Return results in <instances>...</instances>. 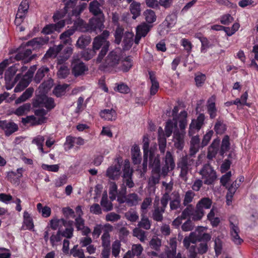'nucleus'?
I'll return each mask as SVG.
<instances>
[{"label": "nucleus", "mask_w": 258, "mask_h": 258, "mask_svg": "<svg viewBox=\"0 0 258 258\" xmlns=\"http://www.w3.org/2000/svg\"><path fill=\"white\" fill-rule=\"evenodd\" d=\"M78 245H74L73 248L71 249L70 252L74 257H78L79 258H85L83 250L82 249H78Z\"/></svg>", "instance_id": "052dcab7"}, {"label": "nucleus", "mask_w": 258, "mask_h": 258, "mask_svg": "<svg viewBox=\"0 0 258 258\" xmlns=\"http://www.w3.org/2000/svg\"><path fill=\"white\" fill-rule=\"evenodd\" d=\"M131 156L133 163L134 165H139L142 161V156L140 147L137 145H134L131 149Z\"/></svg>", "instance_id": "5701e85b"}, {"label": "nucleus", "mask_w": 258, "mask_h": 258, "mask_svg": "<svg viewBox=\"0 0 258 258\" xmlns=\"http://www.w3.org/2000/svg\"><path fill=\"white\" fill-rule=\"evenodd\" d=\"M229 140V137L228 135L224 136L222 139L219 150V154L222 157H224V154L230 149V143Z\"/></svg>", "instance_id": "c85d7f7f"}, {"label": "nucleus", "mask_w": 258, "mask_h": 258, "mask_svg": "<svg viewBox=\"0 0 258 258\" xmlns=\"http://www.w3.org/2000/svg\"><path fill=\"white\" fill-rule=\"evenodd\" d=\"M149 74L150 76V79L152 83V86L150 89L151 94L155 95L159 89V83L157 81L155 74L153 72H149Z\"/></svg>", "instance_id": "473e14b6"}, {"label": "nucleus", "mask_w": 258, "mask_h": 258, "mask_svg": "<svg viewBox=\"0 0 258 258\" xmlns=\"http://www.w3.org/2000/svg\"><path fill=\"white\" fill-rule=\"evenodd\" d=\"M164 212H162L159 207L155 208L152 214L153 220L157 222H161L163 219V213Z\"/></svg>", "instance_id": "e2e57ef3"}, {"label": "nucleus", "mask_w": 258, "mask_h": 258, "mask_svg": "<svg viewBox=\"0 0 258 258\" xmlns=\"http://www.w3.org/2000/svg\"><path fill=\"white\" fill-rule=\"evenodd\" d=\"M133 64L131 58L128 56L124 59V61L120 68V70L124 72H127L132 68Z\"/></svg>", "instance_id": "774afa93"}, {"label": "nucleus", "mask_w": 258, "mask_h": 258, "mask_svg": "<svg viewBox=\"0 0 258 258\" xmlns=\"http://www.w3.org/2000/svg\"><path fill=\"white\" fill-rule=\"evenodd\" d=\"M69 85L64 84L62 85H58L55 87L53 90V93L57 97H59L65 94L66 89L69 87Z\"/></svg>", "instance_id": "58836bf2"}, {"label": "nucleus", "mask_w": 258, "mask_h": 258, "mask_svg": "<svg viewBox=\"0 0 258 258\" xmlns=\"http://www.w3.org/2000/svg\"><path fill=\"white\" fill-rule=\"evenodd\" d=\"M133 235L140 239L141 242H144L146 238L145 231L139 228H135L133 230Z\"/></svg>", "instance_id": "6e6d98bb"}, {"label": "nucleus", "mask_w": 258, "mask_h": 258, "mask_svg": "<svg viewBox=\"0 0 258 258\" xmlns=\"http://www.w3.org/2000/svg\"><path fill=\"white\" fill-rule=\"evenodd\" d=\"M49 41V38L47 36L44 37H36L28 41L26 45L31 46L33 50L39 49L43 45L47 44Z\"/></svg>", "instance_id": "4468645a"}, {"label": "nucleus", "mask_w": 258, "mask_h": 258, "mask_svg": "<svg viewBox=\"0 0 258 258\" xmlns=\"http://www.w3.org/2000/svg\"><path fill=\"white\" fill-rule=\"evenodd\" d=\"M212 200L209 198H204L201 199L197 206L200 208L210 209L212 205Z\"/></svg>", "instance_id": "49530a36"}, {"label": "nucleus", "mask_w": 258, "mask_h": 258, "mask_svg": "<svg viewBox=\"0 0 258 258\" xmlns=\"http://www.w3.org/2000/svg\"><path fill=\"white\" fill-rule=\"evenodd\" d=\"M72 73L75 77H78L84 75L85 72L88 71V67L83 62L78 56L74 55L71 63Z\"/></svg>", "instance_id": "423d86ee"}, {"label": "nucleus", "mask_w": 258, "mask_h": 258, "mask_svg": "<svg viewBox=\"0 0 258 258\" xmlns=\"http://www.w3.org/2000/svg\"><path fill=\"white\" fill-rule=\"evenodd\" d=\"M101 5L97 0L91 2L89 6V10L90 13L95 16L104 17L103 11L100 9Z\"/></svg>", "instance_id": "4be33fe9"}, {"label": "nucleus", "mask_w": 258, "mask_h": 258, "mask_svg": "<svg viewBox=\"0 0 258 258\" xmlns=\"http://www.w3.org/2000/svg\"><path fill=\"white\" fill-rule=\"evenodd\" d=\"M102 245L103 248H110V236L108 231H104L101 236Z\"/></svg>", "instance_id": "09e8293b"}, {"label": "nucleus", "mask_w": 258, "mask_h": 258, "mask_svg": "<svg viewBox=\"0 0 258 258\" xmlns=\"http://www.w3.org/2000/svg\"><path fill=\"white\" fill-rule=\"evenodd\" d=\"M24 224L27 227V228L29 230H31L34 228V224L33 219L30 216L29 213L25 211L23 214Z\"/></svg>", "instance_id": "37998d69"}, {"label": "nucleus", "mask_w": 258, "mask_h": 258, "mask_svg": "<svg viewBox=\"0 0 258 258\" xmlns=\"http://www.w3.org/2000/svg\"><path fill=\"white\" fill-rule=\"evenodd\" d=\"M65 25L64 20L59 21L56 24H51L45 26L42 30V33L44 34H49L55 31L59 32L60 29Z\"/></svg>", "instance_id": "dca6fc26"}, {"label": "nucleus", "mask_w": 258, "mask_h": 258, "mask_svg": "<svg viewBox=\"0 0 258 258\" xmlns=\"http://www.w3.org/2000/svg\"><path fill=\"white\" fill-rule=\"evenodd\" d=\"M130 10L133 15V19H136L141 14L140 3L133 1L130 6Z\"/></svg>", "instance_id": "7c9ffc66"}, {"label": "nucleus", "mask_w": 258, "mask_h": 258, "mask_svg": "<svg viewBox=\"0 0 258 258\" xmlns=\"http://www.w3.org/2000/svg\"><path fill=\"white\" fill-rule=\"evenodd\" d=\"M194 235L196 242L198 241L207 243L211 238V235L208 233H204L203 234L199 233L198 234H194Z\"/></svg>", "instance_id": "de8ad7c7"}, {"label": "nucleus", "mask_w": 258, "mask_h": 258, "mask_svg": "<svg viewBox=\"0 0 258 258\" xmlns=\"http://www.w3.org/2000/svg\"><path fill=\"white\" fill-rule=\"evenodd\" d=\"M195 160L188 156H185L181 158L177 163V168L180 169V176L185 177L188 171L191 169Z\"/></svg>", "instance_id": "0eeeda50"}, {"label": "nucleus", "mask_w": 258, "mask_h": 258, "mask_svg": "<svg viewBox=\"0 0 258 258\" xmlns=\"http://www.w3.org/2000/svg\"><path fill=\"white\" fill-rule=\"evenodd\" d=\"M30 107L31 105L30 103H25L18 107L15 110V113L19 116L23 115L30 110Z\"/></svg>", "instance_id": "8fccbe9b"}, {"label": "nucleus", "mask_w": 258, "mask_h": 258, "mask_svg": "<svg viewBox=\"0 0 258 258\" xmlns=\"http://www.w3.org/2000/svg\"><path fill=\"white\" fill-rule=\"evenodd\" d=\"M205 120V116L201 113L197 117V119H193L189 124V129H201Z\"/></svg>", "instance_id": "cd10ccee"}, {"label": "nucleus", "mask_w": 258, "mask_h": 258, "mask_svg": "<svg viewBox=\"0 0 258 258\" xmlns=\"http://www.w3.org/2000/svg\"><path fill=\"white\" fill-rule=\"evenodd\" d=\"M58 71L57 76L59 79H64L70 74V69L66 64L57 66Z\"/></svg>", "instance_id": "4c0bfd02"}, {"label": "nucleus", "mask_w": 258, "mask_h": 258, "mask_svg": "<svg viewBox=\"0 0 258 258\" xmlns=\"http://www.w3.org/2000/svg\"><path fill=\"white\" fill-rule=\"evenodd\" d=\"M126 204L129 207L136 206L138 202L139 197L137 194L132 193L126 196Z\"/></svg>", "instance_id": "a19ab883"}, {"label": "nucleus", "mask_w": 258, "mask_h": 258, "mask_svg": "<svg viewBox=\"0 0 258 258\" xmlns=\"http://www.w3.org/2000/svg\"><path fill=\"white\" fill-rule=\"evenodd\" d=\"M169 247H167L165 254L167 258H175L176 254L177 241L176 238H170L169 242Z\"/></svg>", "instance_id": "412c9836"}, {"label": "nucleus", "mask_w": 258, "mask_h": 258, "mask_svg": "<svg viewBox=\"0 0 258 258\" xmlns=\"http://www.w3.org/2000/svg\"><path fill=\"white\" fill-rule=\"evenodd\" d=\"M161 240L158 237L152 238L150 241V246L152 249L159 251L161 246Z\"/></svg>", "instance_id": "13d9d810"}, {"label": "nucleus", "mask_w": 258, "mask_h": 258, "mask_svg": "<svg viewBox=\"0 0 258 258\" xmlns=\"http://www.w3.org/2000/svg\"><path fill=\"white\" fill-rule=\"evenodd\" d=\"M149 167L155 173L161 172V162L160 156L155 151L150 152L148 155Z\"/></svg>", "instance_id": "6e6552de"}, {"label": "nucleus", "mask_w": 258, "mask_h": 258, "mask_svg": "<svg viewBox=\"0 0 258 258\" xmlns=\"http://www.w3.org/2000/svg\"><path fill=\"white\" fill-rule=\"evenodd\" d=\"M175 166V164L173 156L169 151H167L165 157V165L162 168L163 174L166 175L169 171L172 170Z\"/></svg>", "instance_id": "ddd939ff"}, {"label": "nucleus", "mask_w": 258, "mask_h": 258, "mask_svg": "<svg viewBox=\"0 0 258 258\" xmlns=\"http://www.w3.org/2000/svg\"><path fill=\"white\" fill-rule=\"evenodd\" d=\"M75 32L74 29L71 28L62 33L59 36L61 43L64 45H71L73 41L71 36L74 34Z\"/></svg>", "instance_id": "6ab92c4d"}, {"label": "nucleus", "mask_w": 258, "mask_h": 258, "mask_svg": "<svg viewBox=\"0 0 258 258\" xmlns=\"http://www.w3.org/2000/svg\"><path fill=\"white\" fill-rule=\"evenodd\" d=\"M138 228H143L145 230H149L151 227V222L149 219V218L145 215V214H142L141 215V219L140 222H139L138 224Z\"/></svg>", "instance_id": "ea45409f"}, {"label": "nucleus", "mask_w": 258, "mask_h": 258, "mask_svg": "<svg viewBox=\"0 0 258 258\" xmlns=\"http://www.w3.org/2000/svg\"><path fill=\"white\" fill-rule=\"evenodd\" d=\"M29 7V6L27 0H23L21 3L18 8V10L17 12L18 16L19 17H22L23 14H24V16H26V14L28 12Z\"/></svg>", "instance_id": "79ce46f5"}, {"label": "nucleus", "mask_w": 258, "mask_h": 258, "mask_svg": "<svg viewBox=\"0 0 258 258\" xmlns=\"http://www.w3.org/2000/svg\"><path fill=\"white\" fill-rule=\"evenodd\" d=\"M173 198L170 200L169 205L171 210H176L179 208L181 206V198L178 192L172 193Z\"/></svg>", "instance_id": "c756f323"}, {"label": "nucleus", "mask_w": 258, "mask_h": 258, "mask_svg": "<svg viewBox=\"0 0 258 258\" xmlns=\"http://www.w3.org/2000/svg\"><path fill=\"white\" fill-rule=\"evenodd\" d=\"M195 194L191 190H187L184 195L183 204L184 206H188L189 204L191 203Z\"/></svg>", "instance_id": "864d4df0"}, {"label": "nucleus", "mask_w": 258, "mask_h": 258, "mask_svg": "<svg viewBox=\"0 0 258 258\" xmlns=\"http://www.w3.org/2000/svg\"><path fill=\"white\" fill-rule=\"evenodd\" d=\"M120 243L118 240H115L112 245V254L114 257L118 256L120 250Z\"/></svg>", "instance_id": "338daca9"}, {"label": "nucleus", "mask_w": 258, "mask_h": 258, "mask_svg": "<svg viewBox=\"0 0 258 258\" xmlns=\"http://www.w3.org/2000/svg\"><path fill=\"white\" fill-rule=\"evenodd\" d=\"M91 40L90 36L82 35L79 37L76 45L78 48H84L90 44Z\"/></svg>", "instance_id": "f704fd0d"}, {"label": "nucleus", "mask_w": 258, "mask_h": 258, "mask_svg": "<svg viewBox=\"0 0 258 258\" xmlns=\"http://www.w3.org/2000/svg\"><path fill=\"white\" fill-rule=\"evenodd\" d=\"M67 223V221L63 218L57 219H53L50 221V228L53 230H56L59 226L60 223L62 225H65Z\"/></svg>", "instance_id": "4d7b16f0"}, {"label": "nucleus", "mask_w": 258, "mask_h": 258, "mask_svg": "<svg viewBox=\"0 0 258 258\" xmlns=\"http://www.w3.org/2000/svg\"><path fill=\"white\" fill-rule=\"evenodd\" d=\"M220 140L217 138L214 140L211 145L209 147L207 154L208 159L212 160L216 157L218 152L220 150Z\"/></svg>", "instance_id": "f3484780"}, {"label": "nucleus", "mask_w": 258, "mask_h": 258, "mask_svg": "<svg viewBox=\"0 0 258 258\" xmlns=\"http://www.w3.org/2000/svg\"><path fill=\"white\" fill-rule=\"evenodd\" d=\"M214 249L216 256H219L221 253L222 250V241L219 237H217L215 239Z\"/></svg>", "instance_id": "bf43d9fd"}, {"label": "nucleus", "mask_w": 258, "mask_h": 258, "mask_svg": "<svg viewBox=\"0 0 258 258\" xmlns=\"http://www.w3.org/2000/svg\"><path fill=\"white\" fill-rule=\"evenodd\" d=\"M53 81L52 79L49 78L47 80L44 81L39 87L38 90L39 93H46L53 86Z\"/></svg>", "instance_id": "72a5a7b5"}, {"label": "nucleus", "mask_w": 258, "mask_h": 258, "mask_svg": "<svg viewBox=\"0 0 258 258\" xmlns=\"http://www.w3.org/2000/svg\"><path fill=\"white\" fill-rule=\"evenodd\" d=\"M46 117H36L34 115L28 116L25 118H22V122L23 124H30L31 125L39 124L44 123L46 120Z\"/></svg>", "instance_id": "b1692460"}, {"label": "nucleus", "mask_w": 258, "mask_h": 258, "mask_svg": "<svg viewBox=\"0 0 258 258\" xmlns=\"http://www.w3.org/2000/svg\"><path fill=\"white\" fill-rule=\"evenodd\" d=\"M214 134L213 130H209V132L204 136L203 139L202 140L201 146L202 148H203L206 146L210 141L211 139V138Z\"/></svg>", "instance_id": "69168bd1"}, {"label": "nucleus", "mask_w": 258, "mask_h": 258, "mask_svg": "<svg viewBox=\"0 0 258 258\" xmlns=\"http://www.w3.org/2000/svg\"><path fill=\"white\" fill-rule=\"evenodd\" d=\"M122 55L119 50L110 51L106 57L103 63L105 69L115 68L122 60Z\"/></svg>", "instance_id": "20e7f679"}, {"label": "nucleus", "mask_w": 258, "mask_h": 258, "mask_svg": "<svg viewBox=\"0 0 258 258\" xmlns=\"http://www.w3.org/2000/svg\"><path fill=\"white\" fill-rule=\"evenodd\" d=\"M33 76V73L30 71H28L27 74L19 82L18 84L15 87L14 91L15 92H19L23 90L29 84L31 81V78Z\"/></svg>", "instance_id": "a211bd4d"}, {"label": "nucleus", "mask_w": 258, "mask_h": 258, "mask_svg": "<svg viewBox=\"0 0 258 258\" xmlns=\"http://www.w3.org/2000/svg\"><path fill=\"white\" fill-rule=\"evenodd\" d=\"M145 19L148 23H152L156 20V16L155 12L151 10H147L144 13Z\"/></svg>", "instance_id": "3c124183"}, {"label": "nucleus", "mask_w": 258, "mask_h": 258, "mask_svg": "<svg viewBox=\"0 0 258 258\" xmlns=\"http://www.w3.org/2000/svg\"><path fill=\"white\" fill-rule=\"evenodd\" d=\"M121 165L118 161L114 165L109 166L106 172V176L110 180H117L120 175Z\"/></svg>", "instance_id": "f8f14e48"}, {"label": "nucleus", "mask_w": 258, "mask_h": 258, "mask_svg": "<svg viewBox=\"0 0 258 258\" xmlns=\"http://www.w3.org/2000/svg\"><path fill=\"white\" fill-rule=\"evenodd\" d=\"M152 25L143 23L137 27L136 34L134 42L135 44H138L142 37H145L150 31Z\"/></svg>", "instance_id": "9b49d317"}, {"label": "nucleus", "mask_w": 258, "mask_h": 258, "mask_svg": "<svg viewBox=\"0 0 258 258\" xmlns=\"http://www.w3.org/2000/svg\"><path fill=\"white\" fill-rule=\"evenodd\" d=\"M110 43L107 40L102 38L100 36H96L93 42L92 49L96 52L97 50L101 48V50L96 59V61L98 63L101 62L103 57L108 51Z\"/></svg>", "instance_id": "f03ea898"}, {"label": "nucleus", "mask_w": 258, "mask_h": 258, "mask_svg": "<svg viewBox=\"0 0 258 258\" xmlns=\"http://www.w3.org/2000/svg\"><path fill=\"white\" fill-rule=\"evenodd\" d=\"M104 17L100 16L98 17L92 18L89 20L88 23V32H92L98 29L101 31L104 27Z\"/></svg>", "instance_id": "1a4fd4ad"}, {"label": "nucleus", "mask_w": 258, "mask_h": 258, "mask_svg": "<svg viewBox=\"0 0 258 258\" xmlns=\"http://www.w3.org/2000/svg\"><path fill=\"white\" fill-rule=\"evenodd\" d=\"M73 27L75 30L85 32H88V25L82 19H78L75 21Z\"/></svg>", "instance_id": "2f4dec72"}, {"label": "nucleus", "mask_w": 258, "mask_h": 258, "mask_svg": "<svg viewBox=\"0 0 258 258\" xmlns=\"http://www.w3.org/2000/svg\"><path fill=\"white\" fill-rule=\"evenodd\" d=\"M179 130H174V146L176 148L182 150L184 147V142L183 136L179 134Z\"/></svg>", "instance_id": "a878e982"}, {"label": "nucleus", "mask_w": 258, "mask_h": 258, "mask_svg": "<svg viewBox=\"0 0 258 258\" xmlns=\"http://www.w3.org/2000/svg\"><path fill=\"white\" fill-rule=\"evenodd\" d=\"M178 111V106H175L172 112V119L168 120L166 123L165 129H185L187 126V113L185 111H181L178 116L177 113Z\"/></svg>", "instance_id": "f257e3e1"}, {"label": "nucleus", "mask_w": 258, "mask_h": 258, "mask_svg": "<svg viewBox=\"0 0 258 258\" xmlns=\"http://www.w3.org/2000/svg\"><path fill=\"white\" fill-rule=\"evenodd\" d=\"M100 114V116L105 120H114L116 118V113L113 109L102 110Z\"/></svg>", "instance_id": "bb28decb"}, {"label": "nucleus", "mask_w": 258, "mask_h": 258, "mask_svg": "<svg viewBox=\"0 0 258 258\" xmlns=\"http://www.w3.org/2000/svg\"><path fill=\"white\" fill-rule=\"evenodd\" d=\"M49 71V68L43 66L39 68L35 76L34 81L36 83H40L41 80L44 77L45 75Z\"/></svg>", "instance_id": "c9c22d12"}, {"label": "nucleus", "mask_w": 258, "mask_h": 258, "mask_svg": "<svg viewBox=\"0 0 258 258\" xmlns=\"http://www.w3.org/2000/svg\"><path fill=\"white\" fill-rule=\"evenodd\" d=\"M7 178L12 184L18 185L20 183L19 177L17 176L16 172L13 171L9 172L7 174Z\"/></svg>", "instance_id": "680f3d73"}, {"label": "nucleus", "mask_w": 258, "mask_h": 258, "mask_svg": "<svg viewBox=\"0 0 258 258\" xmlns=\"http://www.w3.org/2000/svg\"><path fill=\"white\" fill-rule=\"evenodd\" d=\"M199 173L202 175L205 184H213L217 179L216 172L210 164H205Z\"/></svg>", "instance_id": "7ed1b4c3"}, {"label": "nucleus", "mask_w": 258, "mask_h": 258, "mask_svg": "<svg viewBox=\"0 0 258 258\" xmlns=\"http://www.w3.org/2000/svg\"><path fill=\"white\" fill-rule=\"evenodd\" d=\"M230 223V233L232 241L236 245H240L243 242V240L239 235L240 229L237 224H234L232 221L231 218L229 220Z\"/></svg>", "instance_id": "9d476101"}, {"label": "nucleus", "mask_w": 258, "mask_h": 258, "mask_svg": "<svg viewBox=\"0 0 258 258\" xmlns=\"http://www.w3.org/2000/svg\"><path fill=\"white\" fill-rule=\"evenodd\" d=\"M204 215V210L197 206L196 210H193L192 219L194 221L200 220L203 217Z\"/></svg>", "instance_id": "603ef678"}, {"label": "nucleus", "mask_w": 258, "mask_h": 258, "mask_svg": "<svg viewBox=\"0 0 258 258\" xmlns=\"http://www.w3.org/2000/svg\"><path fill=\"white\" fill-rule=\"evenodd\" d=\"M101 206L103 208L104 211L108 212L112 210L113 205L111 202L109 201L107 197L103 196L100 202Z\"/></svg>", "instance_id": "c03bdc74"}, {"label": "nucleus", "mask_w": 258, "mask_h": 258, "mask_svg": "<svg viewBox=\"0 0 258 258\" xmlns=\"http://www.w3.org/2000/svg\"><path fill=\"white\" fill-rule=\"evenodd\" d=\"M134 33L129 31L124 33L122 41V49L124 51L128 50L132 47L134 43Z\"/></svg>", "instance_id": "aec40b11"}, {"label": "nucleus", "mask_w": 258, "mask_h": 258, "mask_svg": "<svg viewBox=\"0 0 258 258\" xmlns=\"http://www.w3.org/2000/svg\"><path fill=\"white\" fill-rule=\"evenodd\" d=\"M148 139L144 138L143 139V162L142 164V170L143 172H146L147 170V166H148V155L150 154V152L154 151L153 150L150 149L149 150V143L148 142Z\"/></svg>", "instance_id": "2eb2a0df"}, {"label": "nucleus", "mask_w": 258, "mask_h": 258, "mask_svg": "<svg viewBox=\"0 0 258 258\" xmlns=\"http://www.w3.org/2000/svg\"><path fill=\"white\" fill-rule=\"evenodd\" d=\"M34 92V89L32 87H29L26 90L23 94L19 97L15 101L16 104H19L21 102L25 101L28 98L31 97Z\"/></svg>", "instance_id": "e433bc0d"}, {"label": "nucleus", "mask_w": 258, "mask_h": 258, "mask_svg": "<svg viewBox=\"0 0 258 258\" xmlns=\"http://www.w3.org/2000/svg\"><path fill=\"white\" fill-rule=\"evenodd\" d=\"M123 31V28L118 25L114 32V42L116 44H119L120 43L123 35H124Z\"/></svg>", "instance_id": "a18cd8bd"}, {"label": "nucleus", "mask_w": 258, "mask_h": 258, "mask_svg": "<svg viewBox=\"0 0 258 258\" xmlns=\"http://www.w3.org/2000/svg\"><path fill=\"white\" fill-rule=\"evenodd\" d=\"M186 208L183 210L180 215V217L182 219L184 220L190 216H192V214L194 210V207L191 205L186 206Z\"/></svg>", "instance_id": "0e129e2a"}, {"label": "nucleus", "mask_w": 258, "mask_h": 258, "mask_svg": "<svg viewBox=\"0 0 258 258\" xmlns=\"http://www.w3.org/2000/svg\"><path fill=\"white\" fill-rule=\"evenodd\" d=\"M170 200L169 192L164 193L161 199V207L159 208L162 212H165L169 201Z\"/></svg>", "instance_id": "5fc2aeb1"}, {"label": "nucleus", "mask_w": 258, "mask_h": 258, "mask_svg": "<svg viewBox=\"0 0 258 258\" xmlns=\"http://www.w3.org/2000/svg\"><path fill=\"white\" fill-rule=\"evenodd\" d=\"M190 147L189 155L191 156H194L199 150L200 147V139L198 136L192 137L190 141Z\"/></svg>", "instance_id": "393cba45"}, {"label": "nucleus", "mask_w": 258, "mask_h": 258, "mask_svg": "<svg viewBox=\"0 0 258 258\" xmlns=\"http://www.w3.org/2000/svg\"><path fill=\"white\" fill-rule=\"evenodd\" d=\"M33 106L34 107H45L47 110L53 108L55 104L53 98L48 97L45 93L36 95L33 99Z\"/></svg>", "instance_id": "39448f33"}]
</instances>
